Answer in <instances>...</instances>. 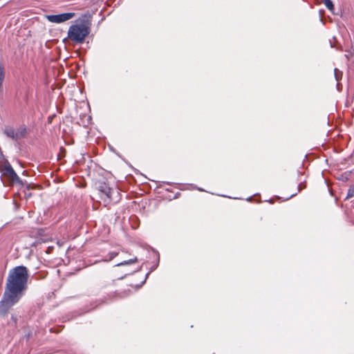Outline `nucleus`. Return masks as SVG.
<instances>
[{
    "mask_svg": "<svg viewBox=\"0 0 354 354\" xmlns=\"http://www.w3.org/2000/svg\"><path fill=\"white\" fill-rule=\"evenodd\" d=\"M28 270L25 266H17L10 271L6 290L0 301V314L5 315L16 304L27 287Z\"/></svg>",
    "mask_w": 354,
    "mask_h": 354,
    "instance_id": "nucleus-1",
    "label": "nucleus"
},
{
    "mask_svg": "<svg viewBox=\"0 0 354 354\" xmlns=\"http://www.w3.org/2000/svg\"><path fill=\"white\" fill-rule=\"evenodd\" d=\"M91 15H82L77 22L71 25L68 30V38L75 44H82L91 32Z\"/></svg>",
    "mask_w": 354,
    "mask_h": 354,
    "instance_id": "nucleus-2",
    "label": "nucleus"
},
{
    "mask_svg": "<svg viewBox=\"0 0 354 354\" xmlns=\"http://www.w3.org/2000/svg\"><path fill=\"white\" fill-rule=\"evenodd\" d=\"M99 191L106 197L108 202L117 203L121 198L119 189L116 187L111 188L105 183L100 185Z\"/></svg>",
    "mask_w": 354,
    "mask_h": 354,
    "instance_id": "nucleus-3",
    "label": "nucleus"
},
{
    "mask_svg": "<svg viewBox=\"0 0 354 354\" xmlns=\"http://www.w3.org/2000/svg\"><path fill=\"white\" fill-rule=\"evenodd\" d=\"M75 16L74 12L47 15L46 19L51 23L60 24L68 21Z\"/></svg>",
    "mask_w": 354,
    "mask_h": 354,
    "instance_id": "nucleus-4",
    "label": "nucleus"
},
{
    "mask_svg": "<svg viewBox=\"0 0 354 354\" xmlns=\"http://www.w3.org/2000/svg\"><path fill=\"white\" fill-rule=\"evenodd\" d=\"M3 174L6 176L11 182H15L19 178L12 167L8 163L5 165Z\"/></svg>",
    "mask_w": 354,
    "mask_h": 354,
    "instance_id": "nucleus-5",
    "label": "nucleus"
},
{
    "mask_svg": "<svg viewBox=\"0 0 354 354\" xmlns=\"http://www.w3.org/2000/svg\"><path fill=\"white\" fill-rule=\"evenodd\" d=\"M325 6L331 12H333L335 7L331 0H321Z\"/></svg>",
    "mask_w": 354,
    "mask_h": 354,
    "instance_id": "nucleus-6",
    "label": "nucleus"
},
{
    "mask_svg": "<svg viewBox=\"0 0 354 354\" xmlns=\"http://www.w3.org/2000/svg\"><path fill=\"white\" fill-rule=\"evenodd\" d=\"M138 261V259L136 257L133 258V259H131L128 261H124L123 262H121V263H119L117 264L118 266H126V265H130V264H133V263H135Z\"/></svg>",
    "mask_w": 354,
    "mask_h": 354,
    "instance_id": "nucleus-7",
    "label": "nucleus"
},
{
    "mask_svg": "<svg viewBox=\"0 0 354 354\" xmlns=\"http://www.w3.org/2000/svg\"><path fill=\"white\" fill-rule=\"evenodd\" d=\"M5 77V72H4V67L3 64L0 62V87L2 85V82L4 80Z\"/></svg>",
    "mask_w": 354,
    "mask_h": 354,
    "instance_id": "nucleus-8",
    "label": "nucleus"
},
{
    "mask_svg": "<svg viewBox=\"0 0 354 354\" xmlns=\"http://www.w3.org/2000/svg\"><path fill=\"white\" fill-rule=\"evenodd\" d=\"M354 196V187L348 189L346 198H352Z\"/></svg>",
    "mask_w": 354,
    "mask_h": 354,
    "instance_id": "nucleus-9",
    "label": "nucleus"
},
{
    "mask_svg": "<svg viewBox=\"0 0 354 354\" xmlns=\"http://www.w3.org/2000/svg\"><path fill=\"white\" fill-rule=\"evenodd\" d=\"M118 254V252H112L109 254L108 261H111L114 259Z\"/></svg>",
    "mask_w": 354,
    "mask_h": 354,
    "instance_id": "nucleus-10",
    "label": "nucleus"
},
{
    "mask_svg": "<svg viewBox=\"0 0 354 354\" xmlns=\"http://www.w3.org/2000/svg\"><path fill=\"white\" fill-rule=\"evenodd\" d=\"M6 133L8 136L14 138H15V133L12 130H6Z\"/></svg>",
    "mask_w": 354,
    "mask_h": 354,
    "instance_id": "nucleus-11",
    "label": "nucleus"
},
{
    "mask_svg": "<svg viewBox=\"0 0 354 354\" xmlns=\"http://www.w3.org/2000/svg\"><path fill=\"white\" fill-rule=\"evenodd\" d=\"M337 71V69H335V73L336 76H337V74H336Z\"/></svg>",
    "mask_w": 354,
    "mask_h": 354,
    "instance_id": "nucleus-12",
    "label": "nucleus"
},
{
    "mask_svg": "<svg viewBox=\"0 0 354 354\" xmlns=\"http://www.w3.org/2000/svg\"><path fill=\"white\" fill-rule=\"evenodd\" d=\"M0 156H1V153H0Z\"/></svg>",
    "mask_w": 354,
    "mask_h": 354,
    "instance_id": "nucleus-13",
    "label": "nucleus"
}]
</instances>
